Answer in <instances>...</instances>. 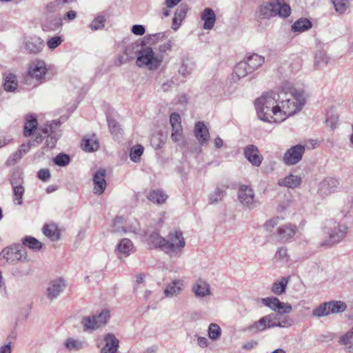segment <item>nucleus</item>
<instances>
[{
    "mask_svg": "<svg viewBox=\"0 0 353 353\" xmlns=\"http://www.w3.org/2000/svg\"><path fill=\"white\" fill-rule=\"evenodd\" d=\"M286 96L287 90L285 86H281V91L276 94L270 92L258 98L255 101L258 118L265 122L281 123L285 121Z\"/></svg>",
    "mask_w": 353,
    "mask_h": 353,
    "instance_id": "nucleus-1",
    "label": "nucleus"
},
{
    "mask_svg": "<svg viewBox=\"0 0 353 353\" xmlns=\"http://www.w3.org/2000/svg\"><path fill=\"white\" fill-rule=\"evenodd\" d=\"M276 17H287V3L285 0H269L260 5L255 12L257 24L263 29L267 26L269 19Z\"/></svg>",
    "mask_w": 353,
    "mask_h": 353,
    "instance_id": "nucleus-2",
    "label": "nucleus"
},
{
    "mask_svg": "<svg viewBox=\"0 0 353 353\" xmlns=\"http://www.w3.org/2000/svg\"><path fill=\"white\" fill-rule=\"evenodd\" d=\"M288 117L301 112L306 104L305 85L302 82L288 83Z\"/></svg>",
    "mask_w": 353,
    "mask_h": 353,
    "instance_id": "nucleus-3",
    "label": "nucleus"
},
{
    "mask_svg": "<svg viewBox=\"0 0 353 353\" xmlns=\"http://www.w3.org/2000/svg\"><path fill=\"white\" fill-rule=\"evenodd\" d=\"M163 61L162 54H156L152 48L148 46L138 52L136 63L139 67H148L150 70H156Z\"/></svg>",
    "mask_w": 353,
    "mask_h": 353,
    "instance_id": "nucleus-4",
    "label": "nucleus"
},
{
    "mask_svg": "<svg viewBox=\"0 0 353 353\" xmlns=\"http://www.w3.org/2000/svg\"><path fill=\"white\" fill-rule=\"evenodd\" d=\"M20 244L6 247L0 252V262L3 264L15 265L19 261H26L27 252L21 250Z\"/></svg>",
    "mask_w": 353,
    "mask_h": 353,
    "instance_id": "nucleus-5",
    "label": "nucleus"
},
{
    "mask_svg": "<svg viewBox=\"0 0 353 353\" xmlns=\"http://www.w3.org/2000/svg\"><path fill=\"white\" fill-rule=\"evenodd\" d=\"M346 304L343 301H329L320 304L313 309L312 315L316 317H322L332 314L342 312L345 310Z\"/></svg>",
    "mask_w": 353,
    "mask_h": 353,
    "instance_id": "nucleus-6",
    "label": "nucleus"
},
{
    "mask_svg": "<svg viewBox=\"0 0 353 353\" xmlns=\"http://www.w3.org/2000/svg\"><path fill=\"white\" fill-rule=\"evenodd\" d=\"M185 245V242L181 231L170 232L168 239H165L163 251L166 253H177L184 248Z\"/></svg>",
    "mask_w": 353,
    "mask_h": 353,
    "instance_id": "nucleus-7",
    "label": "nucleus"
},
{
    "mask_svg": "<svg viewBox=\"0 0 353 353\" xmlns=\"http://www.w3.org/2000/svg\"><path fill=\"white\" fill-rule=\"evenodd\" d=\"M278 316L279 314H276L267 315L250 325L248 330L250 332H259L265 330L266 327L276 326L285 327V325H283V323H285V321H281Z\"/></svg>",
    "mask_w": 353,
    "mask_h": 353,
    "instance_id": "nucleus-8",
    "label": "nucleus"
},
{
    "mask_svg": "<svg viewBox=\"0 0 353 353\" xmlns=\"http://www.w3.org/2000/svg\"><path fill=\"white\" fill-rule=\"evenodd\" d=\"M238 197L241 204L248 209H254L259 204V201L254 197L253 189L246 185L239 187Z\"/></svg>",
    "mask_w": 353,
    "mask_h": 353,
    "instance_id": "nucleus-9",
    "label": "nucleus"
},
{
    "mask_svg": "<svg viewBox=\"0 0 353 353\" xmlns=\"http://www.w3.org/2000/svg\"><path fill=\"white\" fill-rule=\"evenodd\" d=\"M347 227L344 224L335 225L331 228L328 233V239L321 243V245L331 246L339 243L343 239L347 234Z\"/></svg>",
    "mask_w": 353,
    "mask_h": 353,
    "instance_id": "nucleus-10",
    "label": "nucleus"
},
{
    "mask_svg": "<svg viewBox=\"0 0 353 353\" xmlns=\"http://www.w3.org/2000/svg\"><path fill=\"white\" fill-rule=\"evenodd\" d=\"M340 183L336 178L326 177L319 185L318 192L322 196H327L339 188Z\"/></svg>",
    "mask_w": 353,
    "mask_h": 353,
    "instance_id": "nucleus-11",
    "label": "nucleus"
},
{
    "mask_svg": "<svg viewBox=\"0 0 353 353\" xmlns=\"http://www.w3.org/2000/svg\"><path fill=\"white\" fill-rule=\"evenodd\" d=\"M191 290L197 299H202L211 294L210 283L207 280L199 277L192 285Z\"/></svg>",
    "mask_w": 353,
    "mask_h": 353,
    "instance_id": "nucleus-12",
    "label": "nucleus"
},
{
    "mask_svg": "<svg viewBox=\"0 0 353 353\" xmlns=\"http://www.w3.org/2000/svg\"><path fill=\"white\" fill-rule=\"evenodd\" d=\"M44 47V41L37 36L26 38L23 41V48L27 54H38Z\"/></svg>",
    "mask_w": 353,
    "mask_h": 353,
    "instance_id": "nucleus-13",
    "label": "nucleus"
},
{
    "mask_svg": "<svg viewBox=\"0 0 353 353\" xmlns=\"http://www.w3.org/2000/svg\"><path fill=\"white\" fill-rule=\"evenodd\" d=\"M58 126L59 122L53 121L52 123L40 128L42 133L47 137L45 143L47 148H53L55 147L58 139L56 134V128Z\"/></svg>",
    "mask_w": 353,
    "mask_h": 353,
    "instance_id": "nucleus-14",
    "label": "nucleus"
},
{
    "mask_svg": "<svg viewBox=\"0 0 353 353\" xmlns=\"http://www.w3.org/2000/svg\"><path fill=\"white\" fill-rule=\"evenodd\" d=\"M65 287V281L61 278L51 281L47 288V297L51 301L57 299L63 292Z\"/></svg>",
    "mask_w": 353,
    "mask_h": 353,
    "instance_id": "nucleus-15",
    "label": "nucleus"
},
{
    "mask_svg": "<svg viewBox=\"0 0 353 353\" xmlns=\"http://www.w3.org/2000/svg\"><path fill=\"white\" fill-rule=\"evenodd\" d=\"M46 72V65L43 60L36 59L29 65V75L38 81L43 79Z\"/></svg>",
    "mask_w": 353,
    "mask_h": 353,
    "instance_id": "nucleus-16",
    "label": "nucleus"
},
{
    "mask_svg": "<svg viewBox=\"0 0 353 353\" xmlns=\"http://www.w3.org/2000/svg\"><path fill=\"white\" fill-rule=\"evenodd\" d=\"M261 303L276 312V314H279V318L287 312V305L281 302L278 298L275 296L267 297L261 299Z\"/></svg>",
    "mask_w": 353,
    "mask_h": 353,
    "instance_id": "nucleus-17",
    "label": "nucleus"
},
{
    "mask_svg": "<svg viewBox=\"0 0 353 353\" xmlns=\"http://www.w3.org/2000/svg\"><path fill=\"white\" fill-rule=\"evenodd\" d=\"M105 170H98L93 176L94 189L93 192L97 195H101L105 191L107 183L105 181Z\"/></svg>",
    "mask_w": 353,
    "mask_h": 353,
    "instance_id": "nucleus-18",
    "label": "nucleus"
},
{
    "mask_svg": "<svg viewBox=\"0 0 353 353\" xmlns=\"http://www.w3.org/2000/svg\"><path fill=\"white\" fill-rule=\"evenodd\" d=\"M244 154L248 161L254 166H259L263 159L258 148L254 145L246 146L244 149Z\"/></svg>",
    "mask_w": 353,
    "mask_h": 353,
    "instance_id": "nucleus-19",
    "label": "nucleus"
},
{
    "mask_svg": "<svg viewBox=\"0 0 353 353\" xmlns=\"http://www.w3.org/2000/svg\"><path fill=\"white\" fill-rule=\"evenodd\" d=\"M194 135L201 145L205 146L208 145L210 133L208 128L203 122L199 121L195 124Z\"/></svg>",
    "mask_w": 353,
    "mask_h": 353,
    "instance_id": "nucleus-20",
    "label": "nucleus"
},
{
    "mask_svg": "<svg viewBox=\"0 0 353 353\" xmlns=\"http://www.w3.org/2000/svg\"><path fill=\"white\" fill-rule=\"evenodd\" d=\"M305 145L298 144L288 149V165H295L301 161L305 151Z\"/></svg>",
    "mask_w": 353,
    "mask_h": 353,
    "instance_id": "nucleus-21",
    "label": "nucleus"
},
{
    "mask_svg": "<svg viewBox=\"0 0 353 353\" xmlns=\"http://www.w3.org/2000/svg\"><path fill=\"white\" fill-rule=\"evenodd\" d=\"M103 340L105 345L101 349V353H117L119 341L111 333H108L104 336Z\"/></svg>",
    "mask_w": 353,
    "mask_h": 353,
    "instance_id": "nucleus-22",
    "label": "nucleus"
},
{
    "mask_svg": "<svg viewBox=\"0 0 353 353\" xmlns=\"http://www.w3.org/2000/svg\"><path fill=\"white\" fill-rule=\"evenodd\" d=\"M252 72L249 69L248 65L243 61L238 63L234 68V72L232 76V81L234 83H236L241 78L245 77L249 74H251Z\"/></svg>",
    "mask_w": 353,
    "mask_h": 353,
    "instance_id": "nucleus-23",
    "label": "nucleus"
},
{
    "mask_svg": "<svg viewBox=\"0 0 353 353\" xmlns=\"http://www.w3.org/2000/svg\"><path fill=\"white\" fill-rule=\"evenodd\" d=\"M201 18L204 21L203 28L205 30L212 29L216 18L215 13L212 8H205L201 13Z\"/></svg>",
    "mask_w": 353,
    "mask_h": 353,
    "instance_id": "nucleus-24",
    "label": "nucleus"
},
{
    "mask_svg": "<svg viewBox=\"0 0 353 353\" xmlns=\"http://www.w3.org/2000/svg\"><path fill=\"white\" fill-rule=\"evenodd\" d=\"M184 285V281L182 279H174L169 283L164 290V294L167 297H172L179 294Z\"/></svg>",
    "mask_w": 353,
    "mask_h": 353,
    "instance_id": "nucleus-25",
    "label": "nucleus"
},
{
    "mask_svg": "<svg viewBox=\"0 0 353 353\" xmlns=\"http://www.w3.org/2000/svg\"><path fill=\"white\" fill-rule=\"evenodd\" d=\"M244 61L248 65L249 69L253 72L264 63L265 58L254 53L247 56Z\"/></svg>",
    "mask_w": 353,
    "mask_h": 353,
    "instance_id": "nucleus-26",
    "label": "nucleus"
},
{
    "mask_svg": "<svg viewBox=\"0 0 353 353\" xmlns=\"http://www.w3.org/2000/svg\"><path fill=\"white\" fill-rule=\"evenodd\" d=\"M194 67V61L188 57H184L182 59L181 64L178 70V72L183 77H188L192 74Z\"/></svg>",
    "mask_w": 353,
    "mask_h": 353,
    "instance_id": "nucleus-27",
    "label": "nucleus"
},
{
    "mask_svg": "<svg viewBox=\"0 0 353 353\" xmlns=\"http://www.w3.org/2000/svg\"><path fill=\"white\" fill-rule=\"evenodd\" d=\"M329 61L330 57L326 52L323 50H318L314 56V68L315 70H321L326 66Z\"/></svg>",
    "mask_w": 353,
    "mask_h": 353,
    "instance_id": "nucleus-28",
    "label": "nucleus"
},
{
    "mask_svg": "<svg viewBox=\"0 0 353 353\" xmlns=\"http://www.w3.org/2000/svg\"><path fill=\"white\" fill-rule=\"evenodd\" d=\"M145 236L149 243L152 244L155 248H159L163 250L165 238L161 236L157 232H146Z\"/></svg>",
    "mask_w": 353,
    "mask_h": 353,
    "instance_id": "nucleus-29",
    "label": "nucleus"
},
{
    "mask_svg": "<svg viewBox=\"0 0 353 353\" xmlns=\"http://www.w3.org/2000/svg\"><path fill=\"white\" fill-rule=\"evenodd\" d=\"M37 119L32 114H28L26 117L23 134L26 137H30L37 128Z\"/></svg>",
    "mask_w": 353,
    "mask_h": 353,
    "instance_id": "nucleus-30",
    "label": "nucleus"
},
{
    "mask_svg": "<svg viewBox=\"0 0 353 353\" xmlns=\"http://www.w3.org/2000/svg\"><path fill=\"white\" fill-rule=\"evenodd\" d=\"M81 147L86 152H93L98 150L99 143L96 136L93 134L90 137H85L83 139Z\"/></svg>",
    "mask_w": 353,
    "mask_h": 353,
    "instance_id": "nucleus-31",
    "label": "nucleus"
},
{
    "mask_svg": "<svg viewBox=\"0 0 353 353\" xmlns=\"http://www.w3.org/2000/svg\"><path fill=\"white\" fill-rule=\"evenodd\" d=\"M312 26V22L306 18H301L296 21L291 27L293 32H303L310 29Z\"/></svg>",
    "mask_w": 353,
    "mask_h": 353,
    "instance_id": "nucleus-32",
    "label": "nucleus"
},
{
    "mask_svg": "<svg viewBox=\"0 0 353 353\" xmlns=\"http://www.w3.org/2000/svg\"><path fill=\"white\" fill-rule=\"evenodd\" d=\"M81 323L84 332L95 330L99 327L95 315L83 317Z\"/></svg>",
    "mask_w": 353,
    "mask_h": 353,
    "instance_id": "nucleus-33",
    "label": "nucleus"
},
{
    "mask_svg": "<svg viewBox=\"0 0 353 353\" xmlns=\"http://www.w3.org/2000/svg\"><path fill=\"white\" fill-rule=\"evenodd\" d=\"M18 87L16 75L8 74L4 77L3 88L6 92H14Z\"/></svg>",
    "mask_w": 353,
    "mask_h": 353,
    "instance_id": "nucleus-34",
    "label": "nucleus"
},
{
    "mask_svg": "<svg viewBox=\"0 0 353 353\" xmlns=\"http://www.w3.org/2000/svg\"><path fill=\"white\" fill-rule=\"evenodd\" d=\"M133 248L132 242L128 239H123L117 245V251L120 254L127 256L130 254Z\"/></svg>",
    "mask_w": 353,
    "mask_h": 353,
    "instance_id": "nucleus-35",
    "label": "nucleus"
},
{
    "mask_svg": "<svg viewBox=\"0 0 353 353\" xmlns=\"http://www.w3.org/2000/svg\"><path fill=\"white\" fill-rule=\"evenodd\" d=\"M23 245L34 251H38L42 248V243L32 236H26L22 239Z\"/></svg>",
    "mask_w": 353,
    "mask_h": 353,
    "instance_id": "nucleus-36",
    "label": "nucleus"
},
{
    "mask_svg": "<svg viewBox=\"0 0 353 353\" xmlns=\"http://www.w3.org/2000/svg\"><path fill=\"white\" fill-rule=\"evenodd\" d=\"M107 121L111 134L114 139H118L122 133L121 125L115 119L109 116L107 117Z\"/></svg>",
    "mask_w": 353,
    "mask_h": 353,
    "instance_id": "nucleus-37",
    "label": "nucleus"
},
{
    "mask_svg": "<svg viewBox=\"0 0 353 353\" xmlns=\"http://www.w3.org/2000/svg\"><path fill=\"white\" fill-rule=\"evenodd\" d=\"M65 345L69 350H80L86 347L87 344L79 339L69 338L65 341Z\"/></svg>",
    "mask_w": 353,
    "mask_h": 353,
    "instance_id": "nucleus-38",
    "label": "nucleus"
},
{
    "mask_svg": "<svg viewBox=\"0 0 353 353\" xmlns=\"http://www.w3.org/2000/svg\"><path fill=\"white\" fill-rule=\"evenodd\" d=\"M63 25L62 18L60 16L50 17L46 20L45 27L49 30H57Z\"/></svg>",
    "mask_w": 353,
    "mask_h": 353,
    "instance_id": "nucleus-39",
    "label": "nucleus"
},
{
    "mask_svg": "<svg viewBox=\"0 0 353 353\" xmlns=\"http://www.w3.org/2000/svg\"><path fill=\"white\" fill-rule=\"evenodd\" d=\"M148 199L153 203L161 204L167 199V196L161 190H153L150 192Z\"/></svg>",
    "mask_w": 353,
    "mask_h": 353,
    "instance_id": "nucleus-40",
    "label": "nucleus"
},
{
    "mask_svg": "<svg viewBox=\"0 0 353 353\" xmlns=\"http://www.w3.org/2000/svg\"><path fill=\"white\" fill-rule=\"evenodd\" d=\"M43 233L52 241H57L59 239V233L54 225L45 224L43 227Z\"/></svg>",
    "mask_w": 353,
    "mask_h": 353,
    "instance_id": "nucleus-41",
    "label": "nucleus"
},
{
    "mask_svg": "<svg viewBox=\"0 0 353 353\" xmlns=\"http://www.w3.org/2000/svg\"><path fill=\"white\" fill-rule=\"evenodd\" d=\"M336 12L344 14L350 6L348 0H330Z\"/></svg>",
    "mask_w": 353,
    "mask_h": 353,
    "instance_id": "nucleus-42",
    "label": "nucleus"
},
{
    "mask_svg": "<svg viewBox=\"0 0 353 353\" xmlns=\"http://www.w3.org/2000/svg\"><path fill=\"white\" fill-rule=\"evenodd\" d=\"M13 195L12 199L14 204L21 205L23 203V196L25 192V188L23 186H15L12 188Z\"/></svg>",
    "mask_w": 353,
    "mask_h": 353,
    "instance_id": "nucleus-43",
    "label": "nucleus"
},
{
    "mask_svg": "<svg viewBox=\"0 0 353 353\" xmlns=\"http://www.w3.org/2000/svg\"><path fill=\"white\" fill-rule=\"evenodd\" d=\"M225 195V192L223 190L216 188L215 190L210 193L208 196L209 203L214 204L220 202Z\"/></svg>",
    "mask_w": 353,
    "mask_h": 353,
    "instance_id": "nucleus-44",
    "label": "nucleus"
},
{
    "mask_svg": "<svg viewBox=\"0 0 353 353\" xmlns=\"http://www.w3.org/2000/svg\"><path fill=\"white\" fill-rule=\"evenodd\" d=\"M287 287V278L283 277L280 281L274 282L272 287V292L277 295L285 292Z\"/></svg>",
    "mask_w": 353,
    "mask_h": 353,
    "instance_id": "nucleus-45",
    "label": "nucleus"
},
{
    "mask_svg": "<svg viewBox=\"0 0 353 353\" xmlns=\"http://www.w3.org/2000/svg\"><path fill=\"white\" fill-rule=\"evenodd\" d=\"M144 148L141 145H137L131 148L130 158L131 161L137 163L140 161L141 157L143 153Z\"/></svg>",
    "mask_w": 353,
    "mask_h": 353,
    "instance_id": "nucleus-46",
    "label": "nucleus"
},
{
    "mask_svg": "<svg viewBox=\"0 0 353 353\" xmlns=\"http://www.w3.org/2000/svg\"><path fill=\"white\" fill-rule=\"evenodd\" d=\"M70 157L65 153H59L52 159V161L57 165L65 167L70 163Z\"/></svg>",
    "mask_w": 353,
    "mask_h": 353,
    "instance_id": "nucleus-47",
    "label": "nucleus"
},
{
    "mask_svg": "<svg viewBox=\"0 0 353 353\" xmlns=\"http://www.w3.org/2000/svg\"><path fill=\"white\" fill-rule=\"evenodd\" d=\"M10 183L12 188L23 186V176L22 172L20 171L14 172L10 176Z\"/></svg>",
    "mask_w": 353,
    "mask_h": 353,
    "instance_id": "nucleus-48",
    "label": "nucleus"
},
{
    "mask_svg": "<svg viewBox=\"0 0 353 353\" xmlns=\"http://www.w3.org/2000/svg\"><path fill=\"white\" fill-rule=\"evenodd\" d=\"M208 336L212 341H216L221 336V327L215 323H211L208 327Z\"/></svg>",
    "mask_w": 353,
    "mask_h": 353,
    "instance_id": "nucleus-49",
    "label": "nucleus"
},
{
    "mask_svg": "<svg viewBox=\"0 0 353 353\" xmlns=\"http://www.w3.org/2000/svg\"><path fill=\"white\" fill-rule=\"evenodd\" d=\"M286 229L287 227L285 225L280 226L277 229L276 233H274L272 236L273 240L276 243L285 242V241L283 240L285 239L286 236Z\"/></svg>",
    "mask_w": 353,
    "mask_h": 353,
    "instance_id": "nucleus-50",
    "label": "nucleus"
},
{
    "mask_svg": "<svg viewBox=\"0 0 353 353\" xmlns=\"http://www.w3.org/2000/svg\"><path fill=\"white\" fill-rule=\"evenodd\" d=\"M302 61L299 57L293 55L290 57V68L292 72L296 73L301 68Z\"/></svg>",
    "mask_w": 353,
    "mask_h": 353,
    "instance_id": "nucleus-51",
    "label": "nucleus"
},
{
    "mask_svg": "<svg viewBox=\"0 0 353 353\" xmlns=\"http://www.w3.org/2000/svg\"><path fill=\"white\" fill-rule=\"evenodd\" d=\"M105 21L103 16H98L91 22L90 27L92 30H98L104 27Z\"/></svg>",
    "mask_w": 353,
    "mask_h": 353,
    "instance_id": "nucleus-52",
    "label": "nucleus"
},
{
    "mask_svg": "<svg viewBox=\"0 0 353 353\" xmlns=\"http://www.w3.org/2000/svg\"><path fill=\"white\" fill-rule=\"evenodd\" d=\"M22 153L20 151L17 150L8 158V159L6 161V165H14L22 158Z\"/></svg>",
    "mask_w": 353,
    "mask_h": 353,
    "instance_id": "nucleus-53",
    "label": "nucleus"
},
{
    "mask_svg": "<svg viewBox=\"0 0 353 353\" xmlns=\"http://www.w3.org/2000/svg\"><path fill=\"white\" fill-rule=\"evenodd\" d=\"M339 121V116L337 114L332 113L330 115H328L327 119H325V123L327 126H329L332 130H334L337 128Z\"/></svg>",
    "mask_w": 353,
    "mask_h": 353,
    "instance_id": "nucleus-54",
    "label": "nucleus"
},
{
    "mask_svg": "<svg viewBox=\"0 0 353 353\" xmlns=\"http://www.w3.org/2000/svg\"><path fill=\"white\" fill-rule=\"evenodd\" d=\"M99 326L105 324L110 318V312L108 310H103L100 314L95 316Z\"/></svg>",
    "mask_w": 353,
    "mask_h": 353,
    "instance_id": "nucleus-55",
    "label": "nucleus"
},
{
    "mask_svg": "<svg viewBox=\"0 0 353 353\" xmlns=\"http://www.w3.org/2000/svg\"><path fill=\"white\" fill-rule=\"evenodd\" d=\"M302 181L301 176L297 175H288V188H295L299 187Z\"/></svg>",
    "mask_w": 353,
    "mask_h": 353,
    "instance_id": "nucleus-56",
    "label": "nucleus"
},
{
    "mask_svg": "<svg viewBox=\"0 0 353 353\" xmlns=\"http://www.w3.org/2000/svg\"><path fill=\"white\" fill-rule=\"evenodd\" d=\"M123 223L122 217H117L114 219L112 223V232L115 233L123 232L122 228H125V226Z\"/></svg>",
    "mask_w": 353,
    "mask_h": 353,
    "instance_id": "nucleus-57",
    "label": "nucleus"
},
{
    "mask_svg": "<svg viewBox=\"0 0 353 353\" xmlns=\"http://www.w3.org/2000/svg\"><path fill=\"white\" fill-rule=\"evenodd\" d=\"M170 123L172 128H180L181 126V117L176 112H172L170 116Z\"/></svg>",
    "mask_w": 353,
    "mask_h": 353,
    "instance_id": "nucleus-58",
    "label": "nucleus"
},
{
    "mask_svg": "<svg viewBox=\"0 0 353 353\" xmlns=\"http://www.w3.org/2000/svg\"><path fill=\"white\" fill-rule=\"evenodd\" d=\"M353 341V327L339 339V343L342 345H348Z\"/></svg>",
    "mask_w": 353,
    "mask_h": 353,
    "instance_id": "nucleus-59",
    "label": "nucleus"
},
{
    "mask_svg": "<svg viewBox=\"0 0 353 353\" xmlns=\"http://www.w3.org/2000/svg\"><path fill=\"white\" fill-rule=\"evenodd\" d=\"M63 40L60 36H55L50 38L47 41V46L50 50H54L57 48L61 43Z\"/></svg>",
    "mask_w": 353,
    "mask_h": 353,
    "instance_id": "nucleus-60",
    "label": "nucleus"
},
{
    "mask_svg": "<svg viewBox=\"0 0 353 353\" xmlns=\"http://www.w3.org/2000/svg\"><path fill=\"white\" fill-rule=\"evenodd\" d=\"M165 32H159L148 35L147 37L148 43L150 44H154L159 40H163L166 37Z\"/></svg>",
    "mask_w": 353,
    "mask_h": 353,
    "instance_id": "nucleus-61",
    "label": "nucleus"
},
{
    "mask_svg": "<svg viewBox=\"0 0 353 353\" xmlns=\"http://www.w3.org/2000/svg\"><path fill=\"white\" fill-rule=\"evenodd\" d=\"M287 256V248L285 247H281L278 248L274 257V263L280 262L283 259Z\"/></svg>",
    "mask_w": 353,
    "mask_h": 353,
    "instance_id": "nucleus-62",
    "label": "nucleus"
},
{
    "mask_svg": "<svg viewBox=\"0 0 353 353\" xmlns=\"http://www.w3.org/2000/svg\"><path fill=\"white\" fill-rule=\"evenodd\" d=\"M188 8L185 5H181L176 10L174 17L179 19V21H183L185 18Z\"/></svg>",
    "mask_w": 353,
    "mask_h": 353,
    "instance_id": "nucleus-63",
    "label": "nucleus"
},
{
    "mask_svg": "<svg viewBox=\"0 0 353 353\" xmlns=\"http://www.w3.org/2000/svg\"><path fill=\"white\" fill-rule=\"evenodd\" d=\"M37 176L42 181H48L51 177L50 170L48 168L41 169L37 172Z\"/></svg>",
    "mask_w": 353,
    "mask_h": 353,
    "instance_id": "nucleus-64",
    "label": "nucleus"
}]
</instances>
